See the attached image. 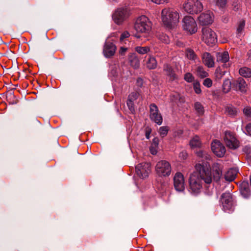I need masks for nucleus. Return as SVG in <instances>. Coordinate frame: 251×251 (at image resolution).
<instances>
[{"label": "nucleus", "instance_id": "39", "mask_svg": "<svg viewBox=\"0 0 251 251\" xmlns=\"http://www.w3.org/2000/svg\"><path fill=\"white\" fill-rule=\"evenodd\" d=\"M193 88H194L195 92L196 94H199L201 93V89L200 87V84L199 82L196 81V82H194Z\"/></svg>", "mask_w": 251, "mask_h": 251}, {"label": "nucleus", "instance_id": "32", "mask_svg": "<svg viewBox=\"0 0 251 251\" xmlns=\"http://www.w3.org/2000/svg\"><path fill=\"white\" fill-rule=\"evenodd\" d=\"M201 141L199 137L195 136L190 141V145L192 148L199 147L201 145Z\"/></svg>", "mask_w": 251, "mask_h": 251}, {"label": "nucleus", "instance_id": "20", "mask_svg": "<svg viewBox=\"0 0 251 251\" xmlns=\"http://www.w3.org/2000/svg\"><path fill=\"white\" fill-rule=\"evenodd\" d=\"M202 60L203 64L208 68H212L214 66V58L208 52H204L202 55Z\"/></svg>", "mask_w": 251, "mask_h": 251}, {"label": "nucleus", "instance_id": "13", "mask_svg": "<svg viewBox=\"0 0 251 251\" xmlns=\"http://www.w3.org/2000/svg\"><path fill=\"white\" fill-rule=\"evenodd\" d=\"M211 150L213 152L219 157H223L226 151L225 146L218 140H215L212 142Z\"/></svg>", "mask_w": 251, "mask_h": 251}, {"label": "nucleus", "instance_id": "10", "mask_svg": "<svg viewBox=\"0 0 251 251\" xmlns=\"http://www.w3.org/2000/svg\"><path fill=\"white\" fill-rule=\"evenodd\" d=\"M150 117L151 120L158 125L163 122L162 116L156 104L152 103L150 105Z\"/></svg>", "mask_w": 251, "mask_h": 251}, {"label": "nucleus", "instance_id": "18", "mask_svg": "<svg viewBox=\"0 0 251 251\" xmlns=\"http://www.w3.org/2000/svg\"><path fill=\"white\" fill-rule=\"evenodd\" d=\"M212 171L214 180L218 181L222 175V166L218 163H214L212 166Z\"/></svg>", "mask_w": 251, "mask_h": 251}, {"label": "nucleus", "instance_id": "19", "mask_svg": "<svg viewBox=\"0 0 251 251\" xmlns=\"http://www.w3.org/2000/svg\"><path fill=\"white\" fill-rule=\"evenodd\" d=\"M217 61L219 62L223 63V67L227 68L229 66V55L227 51L218 52L216 54Z\"/></svg>", "mask_w": 251, "mask_h": 251}, {"label": "nucleus", "instance_id": "7", "mask_svg": "<svg viewBox=\"0 0 251 251\" xmlns=\"http://www.w3.org/2000/svg\"><path fill=\"white\" fill-rule=\"evenodd\" d=\"M183 29L190 34L195 33L197 31V25L195 19L190 16L184 17L182 20Z\"/></svg>", "mask_w": 251, "mask_h": 251}, {"label": "nucleus", "instance_id": "51", "mask_svg": "<svg viewBox=\"0 0 251 251\" xmlns=\"http://www.w3.org/2000/svg\"><path fill=\"white\" fill-rule=\"evenodd\" d=\"M246 130L247 133L251 136V123L248 124L246 126Z\"/></svg>", "mask_w": 251, "mask_h": 251}, {"label": "nucleus", "instance_id": "33", "mask_svg": "<svg viewBox=\"0 0 251 251\" xmlns=\"http://www.w3.org/2000/svg\"><path fill=\"white\" fill-rule=\"evenodd\" d=\"M197 75L201 78H204L208 76V73L204 70L202 66H198L196 70Z\"/></svg>", "mask_w": 251, "mask_h": 251}, {"label": "nucleus", "instance_id": "45", "mask_svg": "<svg viewBox=\"0 0 251 251\" xmlns=\"http://www.w3.org/2000/svg\"><path fill=\"white\" fill-rule=\"evenodd\" d=\"M244 151L247 154L248 157L251 159V147L249 146H246L244 148Z\"/></svg>", "mask_w": 251, "mask_h": 251}, {"label": "nucleus", "instance_id": "38", "mask_svg": "<svg viewBox=\"0 0 251 251\" xmlns=\"http://www.w3.org/2000/svg\"><path fill=\"white\" fill-rule=\"evenodd\" d=\"M243 112L245 116L248 118H251V107L246 106L243 110Z\"/></svg>", "mask_w": 251, "mask_h": 251}, {"label": "nucleus", "instance_id": "41", "mask_svg": "<svg viewBox=\"0 0 251 251\" xmlns=\"http://www.w3.org/2000/svg\"><path fill=\"white\" fill-rule=\"evenodd\" d=\"M184 79L188 82H191L194 80V77L192 74L187 73L184 75Z\"/></svg>", "mask_w": 251, "mask_h": 251}, {"label": "nucleus", "instance_id": "49", "mask_svg": "<svg viewBox=\"0 0 251 251\" xmlns=\"http://www.w3.org/2000/svg\"><path fill=\"white\" fill-rule=\"evenodd\" d=\"M127 50V48L125 47H121L119 50V53L121 55H124Z\"/></svg>", "mask_w": 251, "mask_h": 251}, {"label": "nucleus", "instance_id": "43", "mask_svg": "<svg viewBox=\"0 0 251 251\" xmlns=\"http://www.w3.org/2000/svg\"><path fill=\"white\" fill-rule=\"evenodd\" d=\"M127 105L131 112L133 113L135 111L134 107L133 105V101L127 100Z\"/></svg>", "mask_w": 251, "mask_h": 251}, {"label": "nucleus", "instance_id": "34", "mask_svg": "<svg viewBox=\"0 0 251 251\" xmlns=\"http://www.w3.org/2000/svg\"><path fill=\"white\" fill-rule=\"evenodd\" d=\"M226 71H222L220 68H217L215 72V77L217 80H220L225 75Z\"/></svg>", "mask_w": 251, "mask_h": 251}, {"label": "nucleus", "instance_id": "14", "mask_svg": "<svg viewBox=\"0 0 251 251\" xmlns=\"http://www.w3.org/2000/svg\"><path fill=\"white\" fill-rule=\"evenodd\" d=\"M174 185L175 189L178 192L184 190L185 184L184 176L180 173H176L174 177Z\"/></svg>", "mask_w": 251, "mask_h": 251}, {"label": "nucleus", "instance_id": "25", "mask_svg": "<svg viewBox=\"0 0 251 251\" xmlns=\"http://www.w3.org/2000/svg\"><path fill=\"white\" fill-rule=\"evenodd\" d=\"M185 55L188 59L194 62H196L197 60H198L197 55L192 49H186L185 51Z\"/></svg>", "mask_w": 251, "mask_h": 251}, {"label": "nucleus", "instance_id": "6", "mask_svg": "<svg viewBox=\"0 0 251 251\" xmlns=\"http://www.w3.org/2000/svg\"><path fill=\"white\" fill-rule=\"evenodd\" d=\"M202 39L208 46H213L217 41L216 33L208 27L202 29Z\"/></svg>", "mask_w": 251, "mask_h": 251}, {"label": "nucleus", "instance_id": "42", "mask_svg": "<svg viewBox=\"0 0 251 251\" xmlns=\"http://www.w3.org/2000/svg\"><path fill=\"white\" fill-rule=\"evenodd\" d=\"M203 85L207 88H210L212 85V81L209 78H206L203 81Z\"/></svg>", "mask_w": 251, "mask_h": 251}, {"label": "nucleus", "instance_id": "31", "mask_svg": "<svg viewBox=\"0 0 251 251\" xmlns=\"http://www.w3.org/2000/svg\"><path fill=\"white\" fill-rule=\"evenodd\" d=\"M194 108L198 115H202L203 114L204 107L201 102H196L194 104Z\"/></svg>", "mask_w": 251, "mask_h": 251}, {"label": "nucleus", "instance_id": "27", "mask_svg": "<svg viewBox=\"0 0 251 251\" xmlns=\"http://www.w3.org/2000/svg\"><path fill=\"white\" fill-rule=\"evenodd\" d=\"M245 25V21L240 20L237 25L236 33L238 37H240L243 35V30Z\"/></svg>", "mask_w": 251, "mask_h": 251}, {"label": "nucleus", "instance_id": "52", "mask_svg": "<svg viewBox=\"0 0 251 251\" xmlns=\"http://www.w3.org/2000/svg\"><path fill=\"white\" fill-rule=\"evenodd\" d=\"M153 3H155L157 4H163L164 3L167 2V0H151Z\"/></svg>", "mask_w": 251, "mask_h": 251}, {"label": "nucleus", "instance_id": "56", "mask_svg": "<svg viewBox=\"0 0 251 251\" xmlns=\"http://www.w3.org/2000/svg\"><path fill=\"white\" fill-rule=\"evenodd\" d=\"M135 36L136 37L138 38H140V36H139V35H137V34H135Z\"/></svg>", "mask_w": 251, "mask_h": 251}, {"label": "nucleus", "instance_id": "15", "mask_svg": "<svg viewBox=\"0 0 251 251\" xmlns=\"http://www.w3.org/2000/svg\"><path fill=\"white\" fill-rule=\"evenodd\" d=\"M199 23L202 25H208L213 22L212 13L210 11L201 13L198 18Z\"/></svg>", "mask_w": 251, "mask_h": 251}, {"label": "nucleus", "instance_id": "30", "mask_svg": "<svg viewBox=\"0 0 251 251\" xmlns=\"http://www.w3.org/2000/svg\"><path fill=\"white\" fill-rule=\"evenodd\" d=\"M226 113L231 117L236 116L237 114V110L235 107L233 106H228L226 108Z\"/></svg>", "mask_w": 251, "mask_h": 251}, {"label": "nucleus", "instance_id": "46", "mask_svg": "<svg viewBox=\"0 0 251 251\" xmlns=\"http://www.w3.org/2000/svg\"><path fill=\"white\" fill-rule=\"evenodd\" d=\"M216 3L219 7H223L226 3V0H216Z\"/></svg>", "mask_w": 251, "mask_h": 251}, {"label": "nucleus", "instance_id": "3", "mask_svg": "<svg viewBox=\"0 0 251 251\" xmlns=\"http://www.w3.org/2000/svg\"><path fill=\"white\" fill-rule=\"evenodd\" d=\"M134 28L138 32L148 34L151 30V23L146 16H141L137 19Z\"/></svg>", "mask_w": 251, "mask_h": 251}, {"label": "nucleus", "instance_id": "2", "mask_svg": "<svg viewBox=\"0 0 251 251\" xmlns=\"http://www.w3.org/2000/svg\"><path fill=\"white\" fill-rule=\"evenodd\" d=\"M179 19V14L172 9L164 8L162 10V21L164 25L168 28L174 27L178 22Z\"/></svg>", "mask_w": 251, "mask_h": 251}, {"label": "nucleus", "instance_id": "4", "mask_svg": "<svg viewBox=\"0 0 251 251\" xmlns=\"http://www.w3.org/2000/svg\"><path fill=\"white\" fill-rule=\"evenodd\" d=\"M203 6L199 0H187L183 4V8L185 12L190 14H197L203 9Z\"/></svg>", "mask_w": 251, "mask_h": 251}, {"label": "nucleus", "instance_id": "16", "mask_svg": "<svg viewBox=\"0 0 251 251\" xmlns=\"http://www.w3.org/2000/svg\"><path fill=\"white\" fill-rule=\"evenodd\" d=\"M247 85L245 80L242 77H239L232 82V87L236 90L239 91L242 93H245L246 91V87Z\"/></svg>", "mask_w": 251, "mask_h": 251}, {"label": "nucleus", "instance_id": "9", "mask_svg": "<svg viewBox=\"0 0 251 251\" xmlns=\"http://www.w3.org/2000/svg\"><path fill=\"white\" fill-rule=\"evenodd\" d=\"M224 141L226 146L231 149H236L239 146V142L234 134L231 131H227L225 133Z\"/></svg>", "mask_w": 251, "mask_h": 251}, {"label": "nucleus", "instance_id": "24", "mask_svg": "<svg viewBox=\"0 0 251 251\" xmlns=\"http://www.w3.org/2000/svg\"><path fill=\"white\" fill-rule=\"evenodd\" d=\"M157 61L155 58L150 56L146 61V67L149 69H154L157 66Z\"/></svg>", "mask_w": 251, "mask_h": 251}, {"label": "nucleus", "instance_id": "5", "mask_svg": "<svg viewBox=\"0 0 251 251\" xmlns=\"http://www.w3.org/2000/svg\"><path fill=\"white\" fill-rule=\"evenodd\" d=\"M155 171L159 176H168L171 175L172 171L171 164L166 160H160L156 164Z\"/></svg>", "mask_w": 251, "mask_h": 251}, {"label": "nucleus", "instance_id": "29", "mask_svg": "<svg viewBox=\"0 0 251 251\" xmlns=\"http://www.w3.org/2000/svg\"><path fill=\"white\" fill-rule=\"evenodd\" d=\"M239 73L241 75L245 77H251V70L250 68L247 67L241 68Z\"/></svg>", "mask_w": 251, "mask_h": 251}, {"label": "nucleus", "instance_id": "1", "mask_svg": "<svg viewBox=\"0 0 251 251\" xmlns=\"http://www.w3.org/2000/svg\"><path fill=\"white\" fill-rule=\"evenodd\" d=\"M197 156L201 158V163L196 165V169L199 173H194L189 178L190 191L194 194L199 193L202 187V180L206 184H210L212 181L211 172L209 170L211 159L210 154L206 151L200 150L197 152Z\"/></svg>", "mask_w": 251, "mask_h": 251}, {"label": "nucleus", "instance_id": "36", "mask_svg": "<svg viewBox=\"0 0 251 251\" xmlns=\"http://www.w3.org/2000/svg\"><path fill=\"white\" fill-rule=\"evenodd\" d=\"M169 127L167 126H161L159 129V133L162 137L166 136L169 131Z\"/></svg>", "mask_w": 251, "mask_h": 251}, {"label": "nucleus", "instance_id": "12", "mask_svg": "<svg viewBox=\"0 0 251 251\" xmlns=\"http://www.w3.org/2000/svg\"><path fill=\"white\" fill-rule=\"evenodd\" d=\"M150 164L143 162L138 164L135 167V172L137 175L141 178H145L148 176L150 172Z\"/></svg>", "mask_w": 251, "mask_h": 251}, {"label": "nucleus", "instance_id": "17", "mask_svg": "<svg viewBox=\"0 0 251 251\" xmlns=\"http://www.w3.org/2000/svg\"><path fill=\"white\" fill-rule=\"evenodd\" d=\"M115 45L111 42H106L103 47V52L106 57H110L113 56L116 50Z\"/></svg>", "mask_w": 251, "mask_h": 251}, {"label": "nucleus", "instance_id": "35", "mask_svg": "<svg viewBox=\"0 0 251 251\" xmlns=\"http://www.w3.org/2000/svg\"><path fill=\"white\" fill-rule=\"evenodd\" d=\"M150 48L149 47H136L135 50L141 54H144L150 51Z\"/></svg>", "mask_w": 251, "mask_h": 251}, {"label": "nucleus", "instance_id": "28", "mask_svg": "<svg viewBox=\"0 0 251 251\" xmlns=\"http://www.w3.org/2000/svg\"><path fill=\"white\" fill-rule=\"evenodd\" d=\"M232 82L229 79H226L224 80L223 84V91L225 93H228L231 89Z\"/></svg>", "mask_w": 251, "mask_h": 251}, {"label": "nucleus", "instance_id": "48", "mask_svg": "<svg viewBox=\"0 0 251 251\" xmlns=\"http://www.w3.org/2000/svg\"><path fill=\"white\" fill-rule=\"evenodd\" d=\"M157 148L158 147H157L151 146L150 149L151 153L153 155L156 154L157 152Z\"/></svg>", "mask_w": 251, "mask_h": 251}, {"label": "nucleus", "instance_id": "53", "mask_svg": "<svg viewBox=\"0 0 251 251\" xmlns=\"http://www.w3.org/2000/svg\"><path fill=\"white\" fill-rule=\"evenodd\" d=\"M136 84L138 87H142L143 85V80L141 78H138L136 80Z\"/></svg>", "mask_w": 251, "mask_h": 251}, {"label": "nucleus", "instance_id": "50", "mask_svg": "<svg viewBox=\"0 0 251 251\" xmlns=\"http://www.w3.org/2000/svg\"><path fill=\"white\" fill-rule=\"evenodd\" d=\"M158 144L159 139L158 138L155 137L153 139L151 146L158 147Z\"/></svg>", "mask_w": 251, "mask_h": 251}, {"label": "nucleus", "instance_id": "54", "mask_svg": "<svg viewBox=\"0 0 251 251\" xmlns=\"http://www.w3.org/2000/svg\"><path fill=\"white\" fill-rule=\"evenodd\" d=\"M151 132V129H148L146 130L145 134H146V137L147 139H149L150 137Z\"/></svg>", "mask_w": 251, "mask_h": 251}, {"label": "nucleus", "instance_id": "21", "mask_svg": "<svg viewBox=\"0 0 251 251\" xmlns=\"http://www.w3.org/2000/svg\"><path fill=\"white\" fill-rule=\"evenodd\" d=\"M163 70L166 75L169 77L170 80L173 81L176 79V75L171 66L166 64L163 67Z\"/></svg>", "mask_w": 251, "mask_h": 251}, {"label": "nucleus", "instance_id": "37", "mask_svg": "<svg viewBox=\"0 0 251 251\" xmlns=\"http://www.w3.org/2000/svg\"><path fill=\"white\" fill-rule=\"evenodd\" d=\"M158 38L163 43L168 44L170 40L168 36L164 33L159 34L157 35Z\"/></svg>", "mask_w": 251, "mask_h": 251}, {"label": "nucleus", "instance_id": "40", "mask_svg": "<svg viewBox=\"0 0 251 251\" xmlns=\"http://www.w3.org/2000/svg\"><path fill=\"white\" fill-rule=\"evenodd\" d=\"M139 95L137 92H132L129 95L127 100L133 101L138 98Z\"/></svg>", "mask_w": 251, "mask_h": 251}, {"label": "nucleus", "instance_id": "55", "mask_svg": "<svg viewBox=\"0 0 251 251\" xmlns=\"http://www.w3.org/2000/svg\"><path fill=\"white\" fill-rule=\"evenodd\" d=\"M248 56L249 58H250L251 60V50H250L248 52Z\"/></svg>", "mask_w": 251, "mask_h": 251}, {"label": "nucleus", "instance_id": "47", "mask_svg": "<svg viewBox=\"0 0 251 251\" xmlns=\"http://www.w3.org/2000/svg\"><path fill=\"white\" fill-rule=\"evenodd\" d=\"M187 156V153L186 151H182L180 152L179 154V157L182 160H185L186 159Z\"/></svg>", "mask_w": 251, "mask_h": 251}, {"label": "nucleus", "instance_id": "8", "mask_svg": "<svg viewBox=\"0 0 251 251\" xmlns=\"http://www.w3.org/2000/svg\"><path fill=\"white\" fill-rule=\"evenodd\" d=\"M221 201L223 210L226 212H229L233 210L234 202L231 194L228 192L223 193L221 196Z\"/></svg>", "mask_w": 251, "mask_h": 251}, {"label": "nucleus", "instance_id": "23", "mask_svg": "<svg viewBox=\"0 0 251 251\" xmlns=\"http://www.w3.org/2000/svg\"><path fill=\"white\" fill-rule=\"evenodd\" d=\"M237 173L236 169L231 168L228 170L225 175V178L226 181H232L235 178Z\"/></svg>", "mask_w": 251, "mask_h": 251}, {"label": "nucleus", "instance_id": "11", "mask_svg": "<svg viewBox=\"0 0 251 251\" xmlns=\"http://www.w3.org/2000/svg\"><path fill=\"white\" fill-rule=\"evenodd\" d=\"M128 15V12L126 8H121L117 9L113 15V20L114 22L120 25L126 20Z\"/></svg>", "mask_w": 251, "mask_h": 251}, {"label": "nucleus", "instance_id": "22", "mask_svg": "<svg viewBox=\"0 0 251 251\" xmlns=\"http://www.w3.org/2000/svg\"><path fill=\"white\" fill-rule=\"evenodd\" d=\"M240 192L242 196L245 198H248L251 194L250 189L247 182H243L240 185Z\"/></svg>", "mask_w": 251, "mask_h": 251}, {"label": "nucleus", "instance_id": "26", "mask_svg": "<svg viewBox=\"0 0 251 251\" xmlns=\"http://www.w3.org/2000/svg\"><path fill=\"white\" fill-rule=\"evenodd\" d=\"M130 65L134 69H137L140 66V61L138 58L135 55H131L129 59Z\"/></svg>", "mask_w": 251, "mask_h": 251}, {"label": "nucleus", "instance_id": "44", "mask_svg": "<svg viewBox=\"0 0 251 251\" xmlns=\"http://www.w3.org/2000/svg\"><path fill=\"white\" fill-rule=\"evenodd\" d=\"M129 36H130V34L128 31H124L123 33H122V34L121 35L120 41L121 42H123L125 39L129 37Z\"/></svg>", "mask_w": 251, "mask_h": 251}]
</instances>
